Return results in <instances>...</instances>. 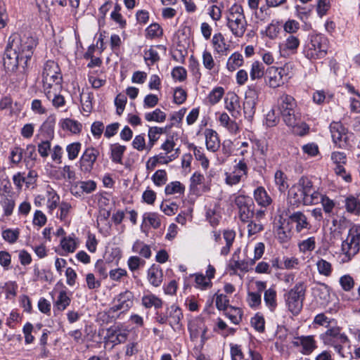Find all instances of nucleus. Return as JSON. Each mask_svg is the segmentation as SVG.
Here are the masks:
<instances>
[{"label":"nucleus","instance_id":"obj_24","mask_svg":"<svg viewBox=\"0 0 360 360\" xmlns=\"http://www.w3.org/2000/svg\"><path fill=\"white\" fill-rule=\"evenodd\" d=\"M110 158L114 163L122 165L123 155L126 150V147L119 143H113L110 146Z\"/></svg>","mask_w":360,"mask_h":360},{"label":"nucleus","instance_id":"obj_61","mask_svg":"<svg viewBox=\"0 0 360 360\" xmlns=\"http://www.w3.org/2000/svg\"><path fill=\"white\" fill-rule=\"evenodd\" d=\"M247 302L249 306L252 308H255L260 305L262 302V297L259 293L253 292H249L248 293Z\"/></svg>","mask_w":360,"mask_h":360},{"label":"nucleus","instance_id":"obj_29","mask_svg":"<svg viewBox=\"0 0 360 360\" xmlns=\"http://www.w3.org/2000/svg\"><path fill=\"white\" fill-rule=\"evenodd\" d=\"M141 303L146 308L154 307L155 309L161 308L162 301L153 294L145 295L141 299Z\"/></svg>","mask_w":360,"mask_h":360},{"label":"nucleus","instance_id":"obj_63","mask_svg":"<svg viewBox=\"0 0 360 360\" xmlns=\"http://www.w3.org/2000/svg\"><path fill=\"white\" fill-rule=\"evenodd\" d=\"M300 29V23L295 20H288L283 25V30L289 34L296 33Z\"/></svg>","mask_w":360,"mask_h":360},{"label":"nucleus","instance_id":"obj_3","mask_svg":"<svg viewBox=\"0 0 360 360\" xmlns=\"http://www.w3.org/2000/svg\"><path fill=\"white\" fill-rule=\"evenodd\" d=\"M277 109L284 123L289 127L302 125L306 129V124L302 119V114L293 96L287 94H281L277 101Z\"/></svg>","mask_w":360,"mask_h":360},{"label":"nucleus","instance_id":"obj_1","mask_svg":"<svg viewBox=\"0 0 360 360\" xmlns=\"http://www.w3.org/2000/svg\"><path fill=\"white\" fill-rule=\"evenodd\" d=\"M37 45L36 38L30 34H12L6 47L4 55V66L7 71H15L18 65L27 67L34 49Z\"/></svg>","mask_w":360,"mask_h":360},{"label":"nucleus","instance_id":"obj_9","mask_svg":"<svg viewBox=\"0 0 360 360\" xmlns=\"http://www.w3.org/2000/svg\"><path fill=\"white\" fill-rule=\"evenodd\" d=\"M240 220L243 223L250 221L255 214V203L252 199L244 195L236 197L234 200Z\"/></svg>","mask_w":360,"mask_h":360},{"label":"nucleus","instance_id":"obj_2","mask_svg":"<svg viewBox=\"0 0 360 360\" xmlns=\"http://www.w3.org/2000/svg\"><path fill=\"white\" fill-rule=\"evenodd\" d=\"M288 200L291 205L297 207L301 204L311 205L321 202L324 212L328 214H330L335 207L333 200L323 195L319 191V188L315 186L313 181L307 176H302L290 188L288 191Z\"/></svg>","mask_w":360,"mask_h":360},{"label":"nucleus","instance_id":"obj_21","mask_svg":"<svg viewBox=\"0 0 360 360\" xmlns=\"http://www.w3.org/2000/svg\"><path fill=\"white\" fill-rule=\"evenodd\" d=\"M218 120L220 125L225 127L230 133L233 134H237L238 131V126L234 120H231L227 113H219Z\"/></svg>","mask_w":360,"mask_h":360},{"label":"nucleus","instance_id":"obj_54","mask_svg":"<svg viewBox=\"0 0 360 360\" xmlns=\"http://www.w3.org/2000/svg\"><path fill=\"white\" fill-rule=\"evenodd\" d=\"M81 149V143L79 142H75L67 146L66 150L68 153V158L70 160H75Z\"/></svg>","mask_w":360,"mask_h":360},{"label":"nucleus","instance_id":"obj_38","mask_svg":"<svg viewBox=\"0 0 360 360\" xmlns=\"http://www.w3.org/2000/svg\"><path fill=\"white\" fill-rule=\"evenodd\" d=\"M226 316L234 324H238L242 321L243 311L238 307H230L226 309Z\"/></svg>","mask_w":360,"mask_h":360},{"label":"nucleus","instance_id":"obj_41","mask_svg":"<svg viewBox=\"0 0 360 360\" xmlns=\"http://www.w3.org/2000/svg\"><path fill=\"white\" fill-rule=\"evenodd\" d=\"M319 273L325 276H330L333 271L332 264L323 259H319L316 262Z\"/></svg>","mask_w":360,"mask_h":360},{"label":"nucleus","instance_id":"obj_59","mask_svg":"<svg viewBox=\"0 0 360 360\" xmlns=\"http://www.w3.org/2000/svg\"><path fill=\"white\" fill-rule=\"evenodd\" d=\"M316 247V241L314 237H310L304 240L299 244V248L301 252H305L307 251H312Z\"/></svg>","mask_w":360,"mask_h":360},{"label":"nucleus","instance_id":"obj_30","mask_svg":"<svg viewBox=\"0 0 360 360\" xmlns=\"http://www.w3.org/2000/svg\"><path fill=\"white\" fill-rule=\"evenodd\" d=\"M61 127L65 129L70 131L73 134H79L82 131V125L80 122L77 120H74L70 118L64 119L61 121Z\"/></svg>","mask_w":360,"mask_h":360},{"label":"nucleus","instance_id":"obj_35","mask_svg":"<svg viewBox=\"0 0 360 360\" xmlns=\"http://www.w3.org/2000/svg\"><path fill=\"white\" fill-rule=\"evenodd\" d=\"M243 63V56L238 53H233L228 59L226 63L227 69L231 71H235L238 68L240 67Z\"/></svg>","mask_w":360,"mask_h":360},{"label":"nucleus","instance_id":"obj_51","mask_svg":"<svg viewBox=\"0 0 360 360\" xmlns=\"http://www.w3.org/2000/svg\"><path fill=\"white\" fill-rule=\"evenodd\" d=\"M152 180L158 186L165 185L167 181V174L166 171L164 169L157 170L153 175Z\"/></svg>","mask_w":360,"mask_h":360},{"label":"nucleus","instance_id":"obj_17","mask_svg":"<svg viewBox=\"0 0 360 360\" xmlns=\"http://www.w3.org/2000/svg\"><path fill=\"white\" fill-rule=\"evenodd\" d=\"M300 41L298 36L294 34H288L285 40L280 44L281 51L290 52V53H295L300 46Z\"/></svg>","mask_w":360,"mask_h":360},{"label":"nucleus","instance_id":"obj_49","mask_svg":"<svg viewBox=\"0 0 360 360\" xmlns=\"http://www.w3.org/2000/svg\"><path fill=\"white\" fill-rule=\"evenodd\" d=\"M224 94V89L221 86L214 88L209 94L208 100L212 105L217 103Z\"/></svg>","mask_w":360,"mask_h":360},{"label":"nucleus","instance_id":"obj_19","mask_svg":"<svg viewBox=\"0 0 360 360\" xmlns=\"http://www.w3.org/2000/svg\"><path fill=\"white\" fill-rule=\"evenodd\" d=\"M205 143L207 150L215 152L220 146V141L217 133L210 129H207L205 131Z\"/></svg>","mask_w":360,"mask_h":360},{"label":"nucleus","instance_id":"obj_13","mask_svg":"<svg viewBox=\"0 0 360 360\" xmlns=\"http://www.w3.org/2000/svg\"><path fill=\"white\" fill-rule=\"evenodd\" d=\"M134 294L129 290H125L120 293L115 299V304L110 307L109 312L115 313L120 311L124 313L133 306Z\"/></svg>","mask_w":360,"mask_h":360},{"label":"nucleus","instance_id":"obj_52","mask_svg":"<svg viewBox=\"0 0 360 360\" xmlns=\"http://www.w3.org/2000/svg\"><path fill=\"white\" fill-rule=\"evenodd\" d=\"M20 235V231L18 229H8L2 232L3 238L9 243H14L18 240Z\"/></svg>","mask_w":360,"mask_h":360},{"label":"nucleus","instance_id":"obj_36","mask_svg":"<svg viewBox=\"0 0 360 360\" xmlns=\"http://www.w3.org/2000/svg\"><path fill=\"white\" fill-rule=\"evenodd\" d=\"M165 129L158 127H152L148 129V139L149 143L148 144V151H150L155 144V143L158 140L160 134L165 133Z\"/></svg>","mask_w":360,"mask_h":360},{"label":"nucleus","instance_id":"obj_16","mask_svg":"<svg viewBox=\"0 0 360 360\" xmlns=\"http://www.w3.org/2000/svg\"><path fill=\"white\" fill-rule=\"evenodd\" d=\"M163 278V273L161 267L157 264H153L147 271V278L150 285L154 287H159Z\"/></svg>","mask_w":360,"mask_h":360},{"label":"nucleus","instance_id":"obj_58","mask_svg":"<svg viewBox=\"0 0 360 360\" xmlns=\"http://www.w3.org/2000/svg\"><path fill=\"white\" fill-rule=\"evenodd\" d=\"M202 64L205 69L212 70L215 67V62L210 52L204 51L202 53Z\"/></svg>","mask_w":360,"mask_h":360},{"label":"nucleus","instance_id":"obj_39","mask_svg":"<svg viewBox=\"0 0 360 360\" xmlns=\"http://www.w3.org/2000/svg\"><path fill=\"white\" fill-rule=\"evenodd\" d=\"M185 191V186L178 181L168 184L165 189L166 195L183 194Z\"/></svg>","mask_w":360,"mask_h":360},{"label":"nucleus","instance_id":"obj_31","mask_svg":"<svg viewBox=\"0 0 360 360\" xmlns=\"http://www.w3.org/2000/svg\"><path fill=\"white\" fill-rule=\"evenodd\" d=\"M0 205L4 210V215L9 217L13 214L15 206L14 199L11 196L4 195L0 200Z\"/></svg>","mask_w":360,"mask_h":360},{"label":"nucleus","instance_id":"obj_37","mask_svg":"<svg viewBox=\"0 0 360 360\" xmlns=\"http://www.w3.org/2000/svg\"><path fill=\"white\" fill-rule=\"evenodd\" d=\"M232 172L237 175H240V177L243 180L247 177L248 174V167L245 158L240 159L238 162L233 165Z\"/></svg>","mask_w":360,"mask_h":360},{"label":"nucleus","instance_id":"obj_11","mask_svg":"<svg viewBox=\"0 0 360 360\" xmlns=\"http://www.w3.org/2000/svg\"><path fill=\"white\" fill-rule=\"evenodd\" d=\"M60 68L53 60H48L44 65L42 82L44 88H51L53 84H59L61 81Z\"/></svg>","mask_w":360,"mask_h":360},{"label":"nucleus","instance_id":"obj_34","mask_svg":"<svg viewBox=\"0 0 360 360\" xmlns=\"http://www.w3.org/2000/svg\"><path fill=\"white\" fill-rule=\"evenodd\" d=\"M300 345L302 347V353L309 354L316 348V342L313 336H302L300 338Z\"/></svg>","mask_w":360,"mask_h":360},{"label":"nucleus","instance_id":"obj_28","mask_svg":"<svg viewBox=\"0 0 360 360\" xmlns=\"http://www.w3.org/2000/svg\"><path fill=\"white\" fill-rule=\"evenodd\" d=\"M276 291L274 288H270L264 291V300L267 307L271 311H274L277 307Z\"/></svg>","mask_w":360,"mask_h":360},{"label":"nucleus","instance_id":"obj_56","mask_svg":"<svg viewBox=\"0 0 360 360\" xmlns=\"http://www.w3.org/2000/svg\"><path fill=\"white\" fill-rule=\"evenodd\" d=\"M330 8V0H317L316 12L319 17L321 18L326 15Z\"/></svg>","mask_w":360,"mask_h":360},{"label":"nucleus","instance_id":"obj_26","mask_svg":"<svg viewBox=\"0 0 360 360\" xmlns=\"http://www.w3.org/2000/svg\"><path fill=\"white\" fill-rule=\"evenodd\" d=\"M212 42L214 51L218 53L224 54L229 49V45L226 44L225 39L221 33L214 34Z\"/></svg>","mask_w":360,"mask_h":360},{"label":"nucleus","instance_id":"obj_20","mask_svg":"<svg viewBox=\"0 0 360 360\" xmlns=\"http://www.w3.org/2000/svg\"><path fill=\"white\" fill-rule=\"evenodd\" d=\"M254 198L257 203L264 208H266L272 202L271 197L262 186H259L255 190Z\"/></svg>","mask_w":360,"mask_h":360},{"label":"nucleus","instance_id":"obj_62","mask_svg":"<svg viewBox=\"0 0 360 360\" xmlns=\"http://www.w3.org/2000/svg\"><path fill=\"white\" fill-rule=\"evenodd\" d=\"M248 223V233L249 236L255 235L264 229L263 225L260 222L251 219Z\"/></svg>","mask_w":360,"mask_h":360},{"label":"nucleus","instance_id":"obj_64","mask_svg":"<svg viewBox=\"0 0 360 360\" xmlns=\"http://www.w3.org/2000/svg\"><path fill=\"white\" fill-rule=\"evenodd\" d=\"M340 283L345 291L351 290L354 285V281L349 275H345L340 277Z\"/></svg>","mask_w":360,"mask_h":360},{"label":"nucleus","instance_id":"obj_14","mask_svg":"<svg viewBox=\"0 0 360 360\" xmlns=\"http://www.w3.org/2000/svg\"><path fill=\"white\" fill-rule=\"evenodd\" d=\"M99 155L98 150L93 147L86 148L83 153L80 160V168L84 172H90Z\"/></svg>","mask_w":360,"mask_h":360},{"label":"nucleus","instance_id":"obj_22","mask_svg":"<svg viewBox=\"0 0 360 360\" xmlns=\"http://www.w3.org/2000/svg\"><path fill=\"white\" fill-rule=\"evenodd\" d=\"M167 311L169 323L173 328H174L175 326L180 323V321L183 318L181 309L177 306L172 305L167 309Z\"/></svg>","mask_w":360,"mask_h":360},{"label":"nucleus","instance_id":"obj_23","mask_svg":"<svg viewBox=\"0 0 360 360\" xmlns=\"http://www.w3.org/2000/svg\"><path fill=\"white\" fill-rule=\"evenodd\" d=\"M178 151L179 149H176V152L174 154H172L171 155L168 156V160H160L162 158V153L149 158V160L146 162V169L148 170H153L155 169V167L157 166L158 163H169V162L172 161L173 160L176 159L178 157Z\"/></svg>","mask_w":360,"mask_h":360},{"label":"nucleus","instance_id":"obj_55","mask_svg":"<svg viewBox=\"0 0 360 360\" xmlns=\"http://www.w3.org/2000/svg\"><path fill=\"white\" fill-rule=\"evenodd\" d=\"M126 276H127V271L124 269L117 268L109 271V277L113 281L120 282Z\"/></svg>","mask_w":360,"mask_h":360},{"label":"nucleus","instance_id":"obj_60","mask_svg":"<svg viewBox=\"0 0 360 360\" xmlns=\"http://www.w3.org/2000/svg\"><path fill=\"white\" fill-rule=\"evenodd\" d=\"M279 122V117L274 108L271 109L266 115V124L269 127L276 126Z\"/></svg>","mask_w":360,"mask_h":360},{"label":"nucleus","instance_id":"obj_33","mask_svg":"<svg viewBox=\"0 0 360 360\" xmlns=\"http://www.w3.org/2000/svg\"><path fill=\"white\" fill-rule=\"evenodd\" d=\"M70 302L71 299L67 295V292L65 290H61L54 304V308L58 311H63L70 305Z\"/></svg>","mask_w":360,"mask_h":360},{"label":"nucleus","instance_id":"obj_25","mask_svg":"<svg viewBox=\"0 0 360 360\" xmlns=\"http://www.w3.org/2000/svg\"><path fill=\"white\" fill-rule=\"evenodd\" d=\"M345 206L347 212L359 215L360 214V200L357 198L349 195L345 198Z\"/></svg>","mask_w":360,"mask_h":360},{"label":"nucleus","instance_id":"obj_5","mask_svg":"<svg viewBox=\"0 0 360 360\" xmlns=\"http://www.w3.org/2000/svg\"><path fill=\"white\" fill-rule=\"evenodd\" d=\"M226 18L227 26L232 34L237 37H243L246 30L247 21L242 6L233 4L229 10Z\"/></svg>","mask_w":360,"mask_h":360},{"label":"nucleus","instance_id":"obj_53","mask_svg":"<svg viewBox=\"0 0 360 360\" xmlns=\"http://www.w3.org/2000/svg\"><path fill=\"white\" fill-rule=\"evenodd\" d=\"M193 153L195 155V158L197 160L200 162V165L202 167L205 169H207L209 167V160L205 157L202 149L201 148H198L196 146L193 147Z\"/></svg>","mask_w":360,"mask_h":360},{"label":"nucleus","instance_id":"obj_45","mask_svg":"<svg viewBox=\"0 0 360 360\" xmlns=\"http://www.w3.org/2000/svg\"><path fill=\"white\" fill-rule=\"evenodd\" d=\"M60 245L63 250L68 252H73L77 248L75 239L72 237H64L60 241Z\"/></svg>","mask_w":360,"mask_h":360},{"label":"nucleus","instance_id":"obj_6","mask_svg":"<svg viewBox=\"0 0 360 360\" xmlns=\"http://www.w3.org/2000/svg\"><path fill=\"white\" fill-rule=\"evenodd\" d=\"M328 49V40L321 34L311 36L310 41L305 46L304 54L309 60L323 58Z\"/></svg>","mask_w":360,"mask_h":360},{"label":"nucleus","instance_id":"obj_44","mask_svg":"<svg viewBox=\"0 0 360 360\" xmlns=\"http://www.w3.org/2000/svg\"><path fill=\"white\" fill-rule=\"evenodd\" d=\"M274 181L281 192H284L288 187L286 176L281 170H277L274 174Z\"/></svg>","mask_w":360,"mask_h":360},{"label":"nucleus","instance_id":"obj_4","mask_svg":"<svg viewBox=\"0 0 360 360\" xmlns=\"http://www.w3.org/2000/svg\"><path fill=\"white\" fill-rule=\"evenodd\" d=\"M320 339L326 346L331 347L341 356L346 357L345 348H350V340L337 326H330L326 332L320 335Z\"/></svg>","mask_w":360,"mask_h":360},{"label":"nucleus","instance_id":"obj_46","mask_svg":"<svg viewBox=\"0 0 360 360\" xmlns=\"http://www.w3.org/2000/svg\"><path fill=\"white\" fill-rule=\"evenodd\" d=\"M143 221H148L154 229H158L160 226V219L158 214L155 212H148L143 214Z\"/></svg>","mask_w":360,"mask_h":360},{"label":"nucleus","instance_id":"obj_47","mask_svg":"<svg viewBox=\"0 0 360 360\" xmlns=\"http://www.w3.org/2000/svg\"><path fill=\"white\" fill-rule=\"evenodd\" d=\"M144 60L148 65H153L160 60V56L158 51L153 47H150L144 51Z\"/></svg>","mask_w":360,"mask_h":360},{"label":"nucleus","instance_id":"obj_18","mask_svg":"<svg viewBox=\"0 0 360 360\" xmlns=\"http://www.w3.org/2000/svg\"><path fill=\"white\" fill-rule=\"evenodd\" d=\"M290 222L296 224V231H302L303 229H309L311 226L307 221V217L300 211L295 212L289 216Z\"/></svg>","mask_w":360,"mask_h":360},{"label":"nucleus","instance_id":"obj_12","mask_svg":"<svg viewBox=\"0 0 360 360\" xmlns=\"http://www.w3.org/2000/svg\"><path fill=\"white\" fill-rule=\"evenodd\" d=\"M288 78L285 68L274 66L268 68L264 75L266 85L273 89L282 86Z\"/></svg>","mask_w":360,"mask_h":360},{"label":"nucleus","instance_id":"obj_48","mask_svg":"<svg viewBox=\"0 0 360 360\" xmlns=\"http://www.w3.org/2000/svg\"><path fill=\"white\" fill-rule=\"evenodd\" d=\"M278 240L281 243H285L291 237V232L289 229L284 226V224H281L276 229V231Z\"/></svg>","mask_w":360,"mask_h":360},{"label":"nucleus","instance_id":"obj_15","mask_svg":"<svg viewBox=\"0 0 360 360\" xmlns=\"http://www.w3.org/2000/svg\"><path fill=\"white\" fill-rule=\"evenodd\" d=\"M259 91H258L252 88L250 89L248 91V96H246L245 101L243 103V111L245 117L248 119L252 118L255 112V98L259 96Z\"/></svg>","mask_w":360,"mask_h":360},{"label":"nucleus","instance_id":"obj_40","mask_svg":"<svg viewBox=\"0 0 360 360\" xmlns=\"http://www.w3.org/2000/svg\"><path fill=\"white\" fill-rule=\"evenodd\" d=\"M195 277V287L200 290H206L212 286V282L207 279L205 276L201 273L192 275Z\"/></svg>","mask_w":360,"mask_h":360},{"label":"nucleus","instance_id":"obj_8","mask_svg":"<svg viewBox=\"0 0 360 360\" xmlns=\"http://www.w3.org/2000/svg\"><path fill=\"white\" fill-rule=\"evenodd\" d=\"M306 285L304 282H298L294 288L286 293L285 301L288 309L294 315H297L303 307L305 297Z\"/></svg>","mask_w":360,"mask_h":360},{"label":"nucleus","instance_id":"obj_27","mask_svg":"<svg viewBox=\"0 0 360 360\" xmlns=\"http://www.w3.org/2000/svg\"><path fill=\"white\" fill-rule=\"evenodd\" d=\"M225 108L230 112H232V115L234 116L235 112H238L240 108V102L238 96L231 93L228 94V96L225 99Z\"/></svg>","mask_w":360,"mask_h":360},{"label":"nucleus","instance_id":"obj_42","mask_svg":"<svg viewBox=\"0 0 360 360\" xmlns=\"http://www.w3.org/2000/svg\"><path fill=\"white\" fill-rule=\"evenodd\" d=\"M166 113L159 108H156L153 112H147L145 114V119L148 122L154 121L157 122H162L166 120Z\"/></svg>","mask_w":360,"mask_h":360},{"label":"nucleus","instance_id":"obj_7","mask_svg":"<svg viewBox=\"0 0 360 360\" xmlns=\"http://www.w3.org/2000/svg\"><path fill=\"white\" fill-rule=\"evenodd\" d=\"M360 250V229L352 227L349 231L347 238L342 240L341 251L344 257L343 262H348L359 253Z\"/></svg>","mask_w":360,"mask_h":360},{"label":"nucleus","instance_id":"obj_10","mask_svg":"<svg viewBox=\"0 0 360 360\" xmlns=\"http://www.w3.org/2000/svg\"><path fill=\"white\" fill-rule=\"evenodd\" d=\"M331 137L334 144L342 149L352 147L347 129L340 122H332L329 126Z\"/></svg>","mask_w":360,"mask_h":360},{"label":"nucleus","instance_id":"obj_43","mask_svg":"<svg viewBox=\"0 0 360 360\" xmlns=\"http://www.w3.org/2000/svg\"><path fill=\"white\" fill-rule=\"evenodd\" d=\"M250 75L252 80L262 78L264 75V66L263 64L259 61L252 63Z\"/></svg>","mask_w":360,"mask_h":360},{"label":"nucleus","instance_id":"obj_50","mask_svg":"<svg viewBox=\"0 0 360 360\" xmlns=\"http://www.w3.org/2000/svg\"><path fill=\"white\" fill-rule=\"evenodd\" d=\"M251 265L248 262L245 260H232L230 262L229 268L236 273L238 270L241 271H248L249 266Z\"/></svg>","mask_w":360,"mask_h":360},{"label":"nucleus","instance_id":"obj_32","mask_svg":"<svg viewBox=\"0 0 360 360\" xmlns=\"http://www.w3.org/2000/svg\"><path fill=\"white\" fill-rule=\"evenodd\" d=\"M223 236L226 241V245L221 248V255H227L235 240L236 232L233 230H226L224 231Z\"/></svg>","mask_w":360,"mask_h":360},{"label":"nucleus","instance_id":"obj_57","mask_svg":"<svg viewBox=\"0 0 360 360\" xmlns=\"http://www.w3.org/2000/svg\"><path fill=\"white\" fill-rule=\"evenodd\" d=\"M108 264L102 259H98L95 264V271L103 279H105L108 276Z\"/></svg>","mask_w":360,"mask_h":360}]
</instances>
